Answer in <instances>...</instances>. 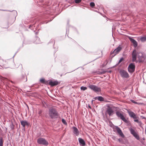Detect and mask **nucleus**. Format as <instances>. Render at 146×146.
<instances>
[{
  "label": "nucleus",
  "mask_w": 146,
  "mask_h": 146,
  "mask_svg": "<svg viewBox=\"0 0 146 146\" xmlns=\"http://www.w3.org/2000/svg\"><path fill=\"white\" fill-rule=\"evenodd\" d=\"M132 61L133 62H137V58H138V61L139 62H144L146 56L145 54L141 52H137L136 50H134L131 53Z\"/></svg>",
  "instance_id": "1"
},
{
  "label": "nucleus",
  "mask_w": 146,
  "mask_h": 146,
  "mask_svg": "<svg viewBox=\"0 0 146 146\" xmlns=\"http://www.w3.org/2000/svg\"><path fill=\"white\" fill-rule=\"evenodd\" d=\"M82 0H75L74 1L75 3H78L81 2Z\"/></svg>",
  "instance_id": "26"
},
{
  "label": "nucleus",
  "mask_w": 146,
  "mask_h": 146,
  "mask_svg": "<svg viewBox=\"0 0 146 146\" xmlns=\"http://www.w3.org/2000/svg\"><path fill=\"white\" fill-rule=\"evenodd\" d=\"M95 100L98 99L99 101H103L104 100V98L102 96H98L94 98Z\"/></svg>",
  "instance_id": "18"
},
{
  "label": "nucleus",
  "mask_w": 146,
  "mask_h": 146,
  "mask_svg": "<svg viewBox=\"0 0 146 146\" xmlns=\"http://www.w3.org/2000/svg\"><path fill=\"white\" fill-rule=\"evenodd\" d=\"M41 112L40 111V112H39V113H41Z\"/></svg>",
  "instance_id": "38"
},
{
  "label": "nucleus",
  "mask_w": 146,
  "mask_h": 146,
  "mask_svg": "<svg viewBox=\"0 0 146 146\" xmlns=\"http://www.w3.org/2000/svg\"><path fill=\"white\" fill-rule=\"evenodd\" d=\"M50 42H51L54 44L55 43V41L54 39H52L50 41Z\"/></svg>",
  "instance_id": "30"
},
{
  "label": "nucleus",
  "mask_w": 146,
  "mask_h": 146,
  "mask_svg": "<svg viewBox=\"0 0 146 146\" xmlns=\"http://www.w3.org/2000/svg\"><path fill=\"white\" fill-rule=\"evenodd\" d=\"M72 128L73 130V133L76 136H78L79 134V132L78 129L75 127H73Z\"/></svg>",
  "instance_id": "13"
},
{
  "label": "nucleus",
  "mask_w": 146,
  "mask_h": 146,
  "mask_svg": "<svg viewBox=\"0 0 146 146\" xmlns=\"http://www.w3.org/2000/svg\"><path fill=\"white\" fill-rule=\"evenodd\" d=\"M132 102L134 103V104H142L143 103H139V102H135V101H134V100H132Z\"/></svg>",
  "instance_id": "24"
},
{
  "label": "nucleus",
  "mask_w": 146,
  "mask_h": 146,
  "mask_svg": "<svg viewBox=\"0 0 146 146\" xmlns=\"http://www.w3.org/2000/svg\"><path fill=\"white\" fill-rule=\"evenodd\" d=\"M37 143L43 145H47L48 143L45 139L43 138H40L37 139Z\"/></svg>",
  "instance_id": "7"
},
{
  "label": "nucleus",
  "mask_w": 146,
  "mask_h": 146,
  "mask_svg": "<svg viewBox=\"0 0 146 146\" xmlns=\"http://www.w3.org/2000/svg\"><path fill=\"white\" fill-rule=\"evenodd\" d=\"M0 78L1 79V81L2 82L9 81V80L7 79L3 78L2 76L0 77Z\"/></svg>",
  "instance_id": "21"
},
{
  "label": "nucleus",
  "mask_w": 146,
  "mask_h": 146,
  "mask_svg": "<svg viewBox=\"0 0 146 146\" xmlns=\"http://www.w3.org/2000/svg\"><path fill=\"white\" fill-rule=\"evenodd\" d=\"M124 59L123 58H121L119 60L118 63H120L122 60H123Z\"/></svg>",
  "instance_id": "29"
},
{
  "label": "nucleus",
  "mask_w": 146,
  "mask_h": 146,
  "mask_svg": "<svg viewBox=\"0 0 146 146\" xmlns=\"http://www.w3.org/2000/svg\"><path fill=\"white\" fill-rule=\"evenodd\" d=\"M115 138H116V137H115V136H113V137H112V138H113V139H114V140H115Z\"/></svg>",
  "instance_id": "34"
},
{
  "label": "nucleus",
  "mask_w": 146,
  "mask_h": 146,
  "mask_svg": "<svg viewBox=\"0 0 146 146\" xmlns=\"http://www.w3.org/2000/svg\"><path fill=\"white\" fill-rule=\"evenodd\" d=\"M46 84L49 85L53 87V86L57 85L58 84V83H44Z\"/></svg>",
  "instance_id": "16"
},
{
  "label": "nucleus",
  "mask_w": 146,
  "mask_h": 146,
  "mask_svg": "<svg viewBox=\"0 0 146 146\" xmlns=\"http://www.w3.org/2000/svg\"><path fill=\"white\" fill-rule=\"evenodd\" d=\"M129 39L130 41L133 44L134 47L135 48L138 45L137 42L134 39H133L132 38L130 37H129Z\"/></svg>",
  "instance_id": "11"
},
{
  "label": "nucleus",
  "mask_w": 146,
  "mask_h": 146,
  "mask_svg": "<svg viewBox=\"0 0 146 146\" xmlns=\"http://www.w3.org/2000/svg\"><path fill=\"white\" fill-rule=\"evenodd\" d=\"M118 141L120 142V143H121V139H118Z\"/></svg>",
  "instance_id": "31"
},
{
  "label": "nucleus",
  "mask_w": 146,
  "mask_h": 146,
  "mask_svg": "<svg viewBox=\"0 0 146 146\" xmlns=\"http://www.w3.org/2000/svg\"><path fill=\"white\" fill-rule=\"evenodd\" d=\"M11 82H13V81H11Z\"/></svg>",
  "instance_id": "39"
},
{
  "label": "nucleus",
  "mask_w": 146,
  "mask_h": 146,
  "mask_svg": "<svg viewBox=\"0 0 146 146\" xmlns=\"http://www.w3.org/2000/svg\"><path fill=\"white\" fill-rule=\"evenodd\" d=\"M80 89L82 90H85L87 89V88L86 87L82 86L81 87Z\"/></svg>",
  "instance_id": "25"
},
{
  "label": "nucleus",
  "mask_w": 146,
  "mask_h": 146,
  "mask_svg": "<svg viewBox=\"0 0 146 146\" xmlns=\"http://www.w3.org/2000/svg\"><path fill=\"white\" fill-rule=\"evenodd\" d=\"M27 79L26 76L23 75L21 78V81L25 82L27 81Z\"/></svg>",
  "instance_id": "20"
},
{
  "label": "nucleus",
  "mask_w": 146,
  "mask_h": 146,
  "mask_svg": "<svg viewBox=\"0 0 146 146\" xmlns=\"http://www.w3.org/2000/svg\"><path fill=\"white\" fill-rule=\"evenodd\" d=\"M36 35L37 34H38V33L37 32H36Z\"/></svg>",
  "instance_id": "37"
},
{
  "label": "nucleus",
  "mask_w": 146,
  "mask_h": 146,
  "mask_svg": "<svg viewBox=\"0 0 146 146\" xmlns=\"http://www.w3.org/2000/svg\"><path fill=\"white\" fill-rule=\"evenodd\" d=\"M33 26V25H29V28H31V27H32Z\"/></svg>",
  "instance_id": "33"
},
{
  "label": "nucleus",
  "mask_w": 146,
  "mask_h": 146,
  "mask_svg": "<svg viewBox=\"0 0 146 146\" xmlns=\"http://www.w3.org/2000/svg\"><path fill=\"white\" fill-rule=\"evenodd\" d=\"M114 111L111 107L108 106L106 109L105 112L106 114H108L110 116L112 115Z\"/></svg>",
  "instance_id": "8"
},
{
  "label": "nucleus",
  "mask_w": 146,
  "mask_h": 146,
  "mask_svg": "<svg viewBox=\"0 0 146 146\" xmlns=\"http://www.w3.org/2000/svg\"><path fill=\"white\" fill-rule=\"evenodd\" d=\"M121 49L122 48L120 46H118L117 48L115 49L114 51L111 53V54L112 55V57H113L116 54H117L121 50Z\"/></svg>",
  "instance_id": "9"
},
{
  "label": "nucleus",
  "mask_w": 146,
  "mask_h": 146,
  "mask_svg": "<svg viewBox=\"0 0 146 146\" xmlns=\"http://www.w3.org/2000/svg\"><path fill=\"white\" fill-rule=\"evenodd\" d=\"M140 40L142 42H144L146 41V36L143 37H141Z\"/></svg>",
  "instance_id": "22"
},
{
  "label": "nucleus",
  "mask_w": 146,
  "mask_h": 146,
  "mask_svg": "<svg viewBox=\"0 0 146 146\" xmlns=\"http://www.w3.org/2000/svg\"><path fill=\"white\" fill-rule=\"evenodd\" d=\"M130 130L131 133L133 135V136L135 137L137 140H139V137L137 135V133L135 131V130L132 128H131Z\"/></svg>",
  "instance_id": "10"
},
{
  "label": "nucleus",
  "mask_w": 146,
  "mask_h": 146,
  "mask_svg": "<svg viewBox=\"0 0 146 146\" xmlns=\"http://www.w3.org/2000/svg\"><path fill=\"white\" fill-rule=\"evenodd\" d=\"M115 129L117 132H118L119 135L122 138H124L125 136L122 133L121 129L119 127H116Z\"/></svg>",
  "instance_id": "12"
},
{
  "label": "nucleus",
  "mask_w": 146,
  "mask_h": 146,
  "mask_svg": "<svg viewBox=\"0 0 146 146\" xmlns=\"http://www.w3.org/2000/svg\"><path fill=\"white\" fill-rule=\"evenodd\" d=\"M134 121L136 122L137 123H139V122L138 119L134 120Z\"/></svg>",
  "instance_id": "32"
},
{
  "label": "nucleus",
  "mask_w": 146,
  "mask_h": 146,
  "mask_svg": "<svg viewBox=\"0 0 146 146\" xmlns=\"http://www.w3.org/2000/svg\"><path fill=\"white\" fill-rule=\"evenodd\" d=\"M128 113L129 116L130 117H132L134 118H135L136 115L133 112L131 111H130Z\"/></svg>",
  "instance_id": "19"
},
{
  "label": "nucleus",
  "mask_w": 146,
  "mask_h": 146,
  "mask_svg": "<svg viewBox=\"0 0 146 146\" xmlns=\"http://www.w3.org/2000/svg\"><path fill=\"white\" fill-rule=\"evenodd\" d=\"M21 125L23 126V127H25L26 125H28V123L26 121L23 120L21 121Z\"/></svg>",
  "instance_id": "14"
},
{
  "label": "nucleus",
  "mask_w": 146,
  "mask_h": 146,
  "mask_svg": "<svg viewBox=\"0 0 146 146\" xmlns=\"http://www.w3.org/2000/svg\"><path fill=\"white\" fill-rule=\"evenodd\" d=\"M135 65L134 63H131L127 67L128 72L131 73L133 72L135 69Z\"/></svg>",
  "instance_id": "4"
},
{
  "label": "nucleus",
  "mask_w": 146,
  "mask_h": 146,
  "mask_svg": "<svg viewBox=\"0 0 146 146\" xmlns=\"http://www.w3.org/2000/svg\"><path fill=\"white\" fill-rule=\"evenodd\" d=\"M62 122L65 125H67L66 121L64 119H62Z\"/></svg>",
  "instance_id": "23"
},
{
  "label": "nucleus",
  "mask_w": 146,
  "mask_h": 146,
  "mask_svg": "<svg viewBox=\"0 0 146 146\" xmlns=\"http://www.w3.org/2000/svg\"><path fill=\"white\" fill-rule=\"evenodd\" d=\"M3 142L2 139L0 140V146H3Z\"/></svg>",
  "instance_id": "28"
},
{
  "label": "nucleus",
  "mask_w": 146,
  "mask_h": 146,
  "mask_svg": "<svg viewBox=\"0 0 146 146\" xmlns=\"http://www.w3.org/2000/svg\"><path fill=\"white\" fill-rule=\"evenodd\" d=\"M121 76L123 78H127L129 77V75L127 71L123 70H121L119 71Z\"/></svg>",
  "instance_id": "6"
},
{
  "label": "nucleus",
  "mask_w": 146,
  "mask_h": 146,
  "mask_svg": "<svg viewBox=\"0 0 146 146\" xmlns=\"http://www.w3.org/2000/svg\"><path fill=\"white\" fill-rule=\"evenodd\" d=\"M37 39L38 40V41H39V40H40V39H39L38 38V37H37Z\"/></svg>",
  "instance_id": "35"
},
{
  "label": "nucleus",
  "mask_w": 146,
  "mask_h": 146,
  "mask_svg": "<svg viewBox=\"0 0 146 146\" xmlns=\"http://www.w3.org/2000/svg\"><path fill=\"white\" fill-rule=\"evenodd\" d=\"M36 43L37 44L39 43H40V42H39V41H38V42H36Z\"/></svg>",
  "instance_id": "36"
},
{
  "label": "nucleus",
  "mask_w": 146,
  "mask_h": 146,
  "mask_svg": "<svg viewBox=\"0 0 146 146\" xmlns=\"http://www.w3.org/2000/svg\"><path fill=\"white\" fill-rule=\"evenodd\" d=\"M88 87L96 92H99L101 91V90L100 88L93 85H89Z\"/></svg>",
  "instance_id": "5"
},
{
  "label": "nucleus",
  "mask_w": 146,
  "mask_h": 146,
  "mask_svg": "<svg viewBox=\"0 0 146 146\" xmlns=\"http://www.w3.org/2000/svg\"><path fill=\"white\" fill-rule=\"evenodd\" d=\"M117 116L122 120L125 123H127L128 122L127 121L125 117L123 115L124 113L122 111H117L116 113Z\"/></svg>",
  "instance_id": "3"
},
{
  "label": "nucleus",
  "mask_w": 146,
  "mask_h": 146,
  "mask_svg": "<svg viewBox=\"0 0 146 146\" xmlns=\"http://www.w3.org/2000/svg\"><path fill=\"white\" fill-rule=\"evenodd\" d=\"M78 140L79 143L81 144L82 146H84L85 145V143L83 139L80 138H79Z\"/></svg>",
  "instance_id": "15"
},
{
  "label": "nucleus",
  "mask_w": 146,
  "mask_h": 146,
  "mask_svg": "<svg viewBox=\"0 0 146 146\" xmlns=\"http://www.w3.org/2000/svg\"><path fill=\"white\" fill-rule=\"evenodd\" d=\"M49 115L52 119L57 118L58 116L57 111L53 108H51L49 109Z\"/></svg>",
  "instance_id": "2"
},
{
  "label": "nucleus",
  "mask_w": 146,
  "mask_h": 146,
  "mask_svg": "<svg viewBox=\"0 0 146 146\" xmlns=\"http://www.w3.org/2000/svg\"><path fill=\"white\" fill-rule=\"evenodd\" d=\"M90 6L92 7H93L95 6V4L94 2H91L90 4Z\"/></svg>",
  "instance_id": "27"
},
{
  "label": "nucleus",
  "mask_w": 146,
  "mask_h": 146,
  "mask_svg": "<svg viewBox=\"0 0 146 146\" xmlns=\"http://www.w3.org/2000/svg\"><path fill=\"white\" fill-rule=\"evenodd\" d=\"M40 81L41 82H45V79L43 78H42L40 80ZM46 82H58L57 81H52L51 80L46 81Z\"/></svg>",
  "instance_id": "17"
}]
</instances>
